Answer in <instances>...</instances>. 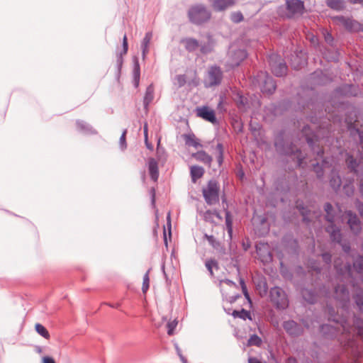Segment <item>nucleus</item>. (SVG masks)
<instances>
[{"instance_id":"680f3d73","label":"nucleus","mask_w":363,"mask_h":363,"mask_svg":"<svg viewBox=\"0 0 363 363\" xmlns=\"http://www.w3.org/2000/svg\"><path fill=\"white\" fill-rule=\"evenodd\" d=\"M217 148L220 151V155L219 157V162H220L222 160V145L221 144H218L217 145Z\"/></svg>"},{"instance_id":"774afa93","label":"nucleus","mask_w":363,"mask_h":363,"mask_svg":"<svg viewBox=\"0 0 363 363\" xmlns=\"http://www.w3.org/2000/svg\"><path fill=\"white\" fill-rule=\"evenodd\" d=\"M323 151L322 150H320L318 152V156L320 157V158L323 157Z\"/></svg>"},{"instance_id":"393cba45","label":"nucleus","mask_w":363,"mask_h":363,"mask_svg":"<svg viewBox=\"0 0 363 363\" xmlns=\"http://www.w3.org/2000/svg\"><path fill=\"white\" fill-rule=\"evenodd\" d=\"M35 329L36 332L40 335L43 337L44 338L47 339V340H48L50 338L49 332L43 325H41L40 323H36L35 325Z\"/></svg>"},{"instance_id":"b1692460","label":"nucleus","mask_w":363,"mask_h":363,"mask_svg":"<svg viewBox=\"0 0 363 363\" xmlns=\"http://www.w3.org/2000/svg\"><path fill=\"white\" fill-rule=\"evenodd\" d=\"M152 34L150 32H148L145 34L143 42H142V48H143V52L145 55L148 52V47L149 44L150 43V40L152 39Z\"/></svg>"},{"instance_id":"bf43d9fd","label":"nucleus","mask_w":363,"mask_h":363,"mask_svg":"<svg viewBox=\"0 0 363 363\" xmlns=\"http://www.w3.org/2000/svg\"><path fill=\"white\" fill-rule=\"evenodd\" d=\"M167 225L169 227V231L171 230V218H170V213L169 212L167 216Z\"/></svg>"},{"instance_id":"a18cd8bd","label":"nucleus","mask_w":363,"mask_h":363,"mask_svg":"<svg viewBox=\"0 0 363 363\" xmlns=\"http://www.w3.org/2000/svg\"><path fill=\"white\" fill-rule=\"evenodd\" d=\"M205 238L207 239V240L208 241V242L213 245V247L216 246V244H217L216 241V239L214 238V237L213 235H205Z\"/></svg>"},{"instance_id":"c9c22d12","label":"nucleus","mask_w":363,"mask_h":363,"mask_svg":"<svg viewBox=\"0 0 363 363\" xmlns=\"http://www.w3.org/2000/svg\"><path fill=\"white\" fill-rule=\"evenodd\" d=\"M152 99H153V89L151 86H149L147 89L144 101L146 104H147L152 100Z\"/></svg>"},{"instance_id":"9d476101","label":"nucleus","mask_w":363,"mask_h":363,"mask_svg":"<svg viewBox=\"0 0 363 363\" xmlns=\"http://www.w3.org/2000/svg\"><path fill=\"white\" fill-rule=\"evenodd\" d=\"M197 115L203 118L204 120L209 121L212 123L216 122V118L213 110L210 109L208 107L203 106L197 109Z\"/></svg>"},{"instance_id":"4c0bfd02","label":"nucleus","mask_w":363,"mask_h":363,"mask_svg":"<svg viewBox=\"0 0 363 363\" xmlns=\"http://www.w3.org/2000/svg\"><path fill=\"white\" fill-rule=\"evenodd\" d=\"M230 18L234 23H239L243 19L242 14L240 12L233 13Z\"/></svg>"},{"instance_id":"c85d7f7f","label":"nucleus","mask_w":363,"mask_h":363,"mask_svg":"<svg viewBox=\"0 0 363 363\" xmlns=\"http://www.w3.org/2000/svg\"><path fill=\"white\" fill-rule=\"evenodd\" d=\"M354 298L357 305L362 310L363 307V291L360 289H357Z\"/></svg>"},{"instance_id":"2eb2a0df","label":"nucleus","mask_w":363,"mask_h":363,"mask_svg":"<svg viewBox=\"0 0 363 363\" xmlns=\"http://www.w3.org/2000/svg\"><path fill=\"white\" fill-rule=\"evenodd\" d=\"M272 72L277 77H281L286 74L287 67L285 63H273L271 65Z\"/></svg>"},{"instance_id":"8fccbe9b","label":"nucleus","mask_w":363,"mask_h":363,"mask_svg":"<svg viewBox=\"0 0 363 363\" xmlns=\"http://www.w3.org/2000/svg\"><path fill=\"white\" fill-rule=\"evenodd\" d=\"M226 224L228 225L229 232H231V230H232V228H231V221H230V216H229V213L228 212H226Z\"/></svg>"},{"instance_id":"e2e57ef3","label":"nucleus","mask_w":363,"mask_h":363,"mask_svg":"<svg viewBox=\"0 0 363 363\" xmlns=\"http://www.w3.org/2000/svg\"><path fill=\"white\" fill-rule=\"evenodd\" d=\"M357 208L360 215L363 217V204H359Z\"/></svg>"},{"instance_id":"4be33fe9","label":"nucleus","mask_w":363,"mask_h":363,"mask_svg":"<svg viewBox=\"0 0 363 363\" xmlns=\"http://www.w3.org/2000/svg\"><path fill=\"white\" fill-rule=\"evenodd\" d=\"M205 220L212 223H218L222 220V217L216 211H207L204 213Z\"/></svg>"},{"instance_id":"5fc2aeb1","label":"nucleus","mask_w":363,"mask_h":363,"mask_svg":"<svg viewBox=\"0 0 363 363\" xmlns=\"http://www.w3.org/2000/svg\"><path fill=\"white\" fill-rule=\"evenodd\" d=\"M350 4H359L363 6V0H347Z\"/></svg>"},{"instance_id":"338daca9","label":"nucleus","mask_w":363,"mask_h":363,"mask_svg":"<svg viewBox=\"0 0 363 363\" xmlns=\"http://www.w3.org/2000/svg\"><path fill=\"white\" fill-rule=\"evenodd\" d=\"M288 363H297L296 360L294 358H289L288 359Z\"/></svg>"},{"instance_id":"6ab92c4d","label":"nucleus","mask_w":363,"mask_h":363,"mask_svg":"<svg viewBox=\"0 0 363 363\" xmlns=\"http://www.w3.org/2000/svg\"><path fill=\"white\" fill-rule=\"evenodd\" d=\"M182 43L184 45L185 48L189 52L196 50L199 45L197 40L190 38L183 39Z\"/></svg>"},{"instance_id":"4d7b16f0","label":"nucleus","mask_w":363,"mask_h":363,"mask_svg":"<svg viewBox=\"0 0 363 363\" xmlns=\"http://www.w3.org/2000/svg\"><path fill=\"white\" fill-rule=\"evenodd\" d=\"M305 65V60H302V61L301 62V63H300V64H298V65H295V64L293 62V66H294V69H298L301 68V67L302 65Z\"/></svg>"},{"instance_id":"c03bdc74","label":"nucleus","mask_w":363,"mask_h":363,"mask_svg":"<svg viewBox=\"0 0 363 363\" xmlns=\"http://www.w3.org/2000/svg\"><path fill=\"white\" fill-rule=\"evenodd\" d=\"M134 76H135V86H138V82H139V76H140V68H139L138 65H137L135 66Z\"/></svg>"},{"instance_id":"052dcab7","label":"nucleus","mask_w":363,"mask_h":363,"mask_svg":"<svg viewBox=\"0 0 363 363\" xmlns=\"http://www.w3.org/2000/svg\"><path fill=\"white\" fill-rule=\"evenodd\" d=\"M144 135H145V142L147 143V124H145L144 125Z\"/></svg>"},{"instance_id":"37998d69","label":"nucleus","mask_w":363,"mask_h":363,"mask_svg":"<svg viewBox=\"0 0 363 363\" xmlns=\"http://www.w3.org/2000/svg\"><path fill=\"white\" fill-rule=\"evenodd\" d=\"M126 133H127V130H125L123 132L122 135L120 138V143H121L122 148L126 147V142H125Z\"/></svg>"},{"instance_id":"a211bd4d","label":"nucleus","mask_w":363,"mask_h":363,"mask_svg":"<svg viewBox=\"0 0 363 363\" xmlns=\"http://www.w3.org/2000/svg\"><path fill=\"white\" fill-rule=\"evenodd\" d=\"M148 168H149L150 175L152 179L154 180L155 182L157 181L158 179L159 172H158L157 162L155 159L151 158L149 160Z\"/></svg>"},{"instance_id":"aec40b11","label":"nucleus","mask_w":363,"mask_h":363,"mask_svg":"<svg viewBox=\"0 0 363 363\" xmlns=\"http://www.w3.org/2000/svg\"><path fill=\"white\" fill-rule=\"evenodd\" d=\"M276 89V85L274 79L272 77H267L264 80L262 86V91L267 94H272Z\"/></svg>"},{"instance_id":"5701e85b","label":"nucleus","mask_w":363,"mask_h":363,"mask_svg":"<svg viewBox=\"0 0 363 363\" xmlns=\"http://www.w3.org/2000/svg\"><path fill=\"white\" fill-rule=\"evenodd\" d=\"M328 6L335 10H341L345 7L343 0H326Z\"/></svg>"},{"instance_id":"f257e3e1","label":"nucleus","mask_w":363,"mask_h":363,"mask_svg":"<svg viewBox=\"0 0 363 363\" xmlns=\"http://www.w3.org/2000/svg\"><path fill=\"white\" fill-rule=\"evenodd\" d=\"M354 325L350 326L347 321H344L340 324L337 321L334 325H330V327L338 330H342V333L339 337V341L344 346L353 347L354 332H357V335L363 339V320L360 318H355L353 320Z\"/></svg>"},{"instance_id":"c756f323","label":"nucleus","mask_w":363,"mask_h":363,"mask_svg":"<svg viewBox=\"0 0 363 363\" xmlns=\"http://www.w3.org/2000/svg\"><path fill=\"white\" fill-rule=\"evenodd\" d=\"M346 163L348 168H350L352 171H357L356 167L358 166V163L357 160L353 158V156L348 155L346 159Z\"/></svg>"},{"instance_id":"ddd939ff","label":"nucleus","mask_w":363,"mask_h":363,"mask_svg":"<svg viewBox=\"0 0 363 363\" xmlns=\"http://www.w3.org/2000/svg\"><path fill=\"white\" fill-rule=\"evenodd\" d=\"M213 8L216 11H223L235 4V0H212Z\"/></svg>"},{"instance_id":"2f4dec72","label":"nucleus","mask_w":363,"mask_h":363,"mask_svg":"<svg viewBox=\"0 0 363 363\" xmlns=\"http://www.w3.org/2000/svg\"><path fill=\"white\" fill-rule=\"evenodd\" d=\"M262 343V340L259 337H258L257 335H252L250 339L248 340L247 345L249 346L255 345V346H259Z\"/></svg>"},{"instance_id":"09e8293b","label":"nucleus","mask_w":363,"mask_h":363,"mask_svg":"<svg viewBox=\"0 0 363 363\" xmlns=\"http://www.w3.org/2000/svg\"><path fill=\"white\" fill-rule=\"evenodd\" d=\"M238 96L239 97V99L237 101L238 105L239 106H244L245 104L246 99L239 95V94H238Z\"/></svg>"},{"instance_id":"39448f33","label":"nucleus","mask_w":363,"mask_h":363,"mask_svg":"<svg viewBox=\"0 0 363 363\" xmlns=\"http://www.w3.org/2000/svg\"><path fill=\"white\" fill-rule=\"evenodd\" d=\"M333 210V206L330 203H326L325 205V211H326V219L330 223L326 228L327 232L330 234V237L333 240L336 241L337 242H340L341 235L340 233V230L336 228L333 223L335 222L334 218L330 215V211Z\"/></svg>"},{"instance_id":"6e6552de","label":"nucleus","mask_w":363,"mask_h":363,"mask_svg":"<svg viewBox=\"0 0 363 363\" xmlns=\"http://www.w3.org/2000/svg\"><path fill=\"white\" fill-rule=\"evenodd\" d=\"M286 6L291 15L302 14L304 10L303 2L300 0H288Z\"/></svg>"},{"instance_id":"1a4fd4ad","label":"nucleus","mask_w":363,"mask_h":363,"mask_svg":"<svg viewBox=\"0 0 363 363\" xmlns=\"http://www.w3.org/2000/svg\"><path fill=\"white\" fill-rule=\"evenodd\" d=\"M345 217L347 218V223L351 230L355 234L358 233L361 230V223L357 216L351 211H347L345 213Z\"/></svg>"},{"instance_id":"f3484780","label":"nucleus","mask_w":363,"mask_h":363,"mask_svg":"<svg viewBox=\"0 0 363 363\" xmlns=\"http://www.w3.org/2000/svg\"><path fill=\"white\" fill-rule=\"evenodd\" d=\"M192 157L195 158L197 161L201 162L204 164L211 165L212 157L204 151H199L191 155Z\"/></svg>"},{"instance_id":"58836bf2","label":"nucleus","mask_w":363,"mask_h":363,"mask_svg":"<svg viewBox=\"0 0 363 363\" xmlns=\"http://www.w3.org/2000/svg\"><path fill=\"white\" fill-rule=\"evenodd\" d=\"M240 284L241 285L242 291L244 296H245L246 298L250 299V296L247 292V286L245 284L244 280L241 278L240 279Z\"/></svg>"},{"instance_id":"69168bd1","label":"nucleus","mask_w":363,"mask_h":363,"mask_svg":"<svg viewBox=\"0 0 363 363\" xmlns=\"http://www.w3.org/2000/svg\"><path fill=\"white\" fill-rule=\"evenodd\" d=\"M306 140H307L308 143L309 144V145L312 146L313 143V138H309L308 136H306Z\"/></svg>"},{"instance_id":"7c9ffc66","label":"nucleus","mask_w":363,"mask_h":363,"mask_svg":"<svg viewBox=\"0 0 363 363\" xmlns=\"http://www.w3.org/2000/svg\"><path fill=\"white\" fill-rule=\"evenodd\" d=\"M335 267L337 269V271L340 272V274H347L348 276L351 274V267L350 265L345 266L344 269L339 267V262L338 260L335 261Z\"/></svg>"},{"instance_id":"bb28decb","label":"nucleus","mask_w":363,"mask_h":363,"mask_svg":"<svg viewBox=\"0 0 363 363\" xmlns=\"http://www.w3.org/2000/svg\"><path fill=\"white\" fill-rule=\"evenodd\" d=\"M286 154L294 155L296 156V158L297 159L298 165H299V166L301 165V164L303 162L302 161L305 158L304 156L303 155L302 152L300 150H294L292 147L290 149V150L286 151Z\"/></svg>"},{"instance_id":"9b49d317","label":"nucleus","mask_w":363,"mask_h":363,"mask_svg":"<svg viewBox=\"0 0 363 363\" xmlns=\"http://www.w3.org/2000/svg\"><path fill=\"white\" fill-rule=\"evenodd\" d=\"M296 207L301 213L303 216V220L306 222L312 221L314 218H317L319 217V212H317L315 211H312L311 209H308V208H306L298 203H297Z\"/></svg>"},{"instance_id":"864d4df0","label":"nucleus","mask_w":363,"mask_h":363,"mask_svg":"<svg viewBox=\"0 0 363 363\" xmlns=\"http://www.w3.org/2000/svg\"><path fill=\"white\" fill-rule=\"evenodd\" d=\"M322 257H323V260H324L326 263H329V262H330V260H331V257H330V255L329 254H327V253L323 254V255H322Z\"/></svg>"},{"instance_id":"20e7f679","label":"nucleus","mask_w":363,"mask_h":363,"mask_svg":"<svg viewBox=\"0 0 363 363\" xmlns=\"http://www.w3.org/2000/svg\"><path fill=\"white\" fill-rule=\"evenodd\" d=\"M270 298L278 308H286L289 305V301L284 291L275 286L270 290Z\"/></svg>"},{"instance_id":"6e6d98bb","label":"nucleus","mask_w":363,"mask_h":363,"mask_svg":"<svg viewBox=\"0 0 363 363\" xmlns=\"http://www.w3.org/2000/svg\"><path fill=\"white\" fill-rule=\"evenodd\" d=\"M221 283H225V284H228L229 286H231V285L236 286V284L233 281H230L229 279L222 280Z\"/></svg>"},{"instance_id":"423d86ee","label":"nucleus","mask_w":363,"mask_h":363,"mask_svg":"<svg viewBox=\"0 0 363 363\" xmlns=\"http://www.w3.org/2000/svg\"><path fill=\"white\" fill-rule=\"evenodd\" d=\"M223 78V73L220 67L212 66L208 72L206 86H216L220 84Z\"/></svg>"},{"instance_id":"f03ea898","label":"nucleus","mask_w":363,"mask_h":363,"mask_svg":"<svg viewBox=\"0 0 363 363\" xmlns=\"http://www.w3.org/2000/svg\"><path fill=\"white\" fill-rule=\"evenodd\" d=\"M190 21L195 24H201L211 18V13L201 5L192 6L188 13Z\"/></svg>"},{"instance_id":"a19ab883","label":"nucleus","mask_w":363,"mask_h":363,"mask_svg":"<svg viewBox=\"0 0 363 363\" xmlns=\"http://www.w3.org/2000/svg\"><path fill=\"white\" fill-rule=\"evenodd\" d=\"M216 265H217V263L214 260H208L206 262V267H207V269H208V271L210 272V273L211 274H213V270H212L213 267H216Z\"/></svg>"},{"instance_id":"ea45409f","label":"nucleus","mask_w":363,"mask_h":363,"mask_svg":"<svg viewBox=\"0 0 363 363\" xmlns=\"http://www.w3.org/2000/svg\"><path fill=\"white\" fill-rule=\"evenodd\" d=\"M343 189L347 196H351L354 192V186L351 184H345Z\"/></svg>"},{"instance_id":"72a5a7b5","label":"nucleus","mask_w":363,"mask_h":363,"mask_svg":"<svg viewBox=\"0 0 363 363\" xmlns=\"http://www.w3.org/2000/svg\"><path fill=\"white\" fill-rule=\"evenodd\" d=\"M178 322L176 320H174L172 321H169L167 324V334L169 335H172L174 334V330L176 328Z\"/></svg>"},{"instance_id":"f704fd0d","label":"nucleus","mask_w":363,"mask_h":363,"mask_svg":"<svg viewBox=\"0 0 363 363\" xmlns=\"http://www.w3.org/2000/svg\"><path fill=\"white\" fill-rule=\"evenodd\" d=\"M302 295L303 298L308 302L313 303L315 301V298L313 295L311 294V292L308 290H304L302 292Z\"/></svg>"},{"instance_id":"de8ad7c7","label":"nucleus","mask_w":363,"mask_h":363,"mask_svg":"<svg viewBox=\"0 0 363 363\" xmlns=\"http://www.w3.org/2000/svg\"><path fill=\"white\" fill-rule=\"evenodd\" d=\"M307 38L313 44L315 45L318 43L317 38L313 34H308Z\"/></svg>"},{"instance_id":"e433bc0d","label":"nucleus","mask_w":363,"mask_h":363,"mask_svg":"<svg viewBox=\"0 0 363 363\" xmlns=\"http://www.w3.org/2000/svg\"><path fill=\"white\" fill-rule=\"evenodd\" d=\"M353 266L357 269V271L358 272H360V271L363 269V257H358L354 260Z\"/></svg>"},{"instance_id":"dca6fc26","label":"nucleus","mask_w":363,"mask_h":363,"mask_svg":"<svg viewBox=\"0 0 363 363\" xmlns=\"http://www.w3.org/2000/svg\"><path fill=\"white\" fill-rule=\"evenodd\" d=\"M182 137L188 146H193L195 148L202 146L194 133L184 134Z\"/></svg>"},{"instance_id":"3c124183","label":"nucleus","mask_w":363,"mask_h":363,"mask_svg":"<svg viewBox=\"0 0 363 363\" xmlns=\"http://www.w3.org/2000/svg\"><path fill=\"white\" fill-rule=\"evenodd\" d=\"M43 363H55L53 358L50 357H44L43 358Z\"/></svg>"},{"instance_id":"0eeeda50","label":"nucleus","mask_w":363,"mask_h":363,"mask_svg":"<svg viewBox=\"0 0 363 363\" xmlns=\"http://www.w3.org/2000/svg\"><path fill=\"white\" fill-rule=\"evenodd\" d=\"M333 20L336 24L342 26L345 29L350 31L357 30L359 28V24L356 21L349 18L344 16H335Z\"/></svg>"},{"instance_id":"a878e982","label":"nucleus","mask_w":363,"mask_h":363,"mask_svg":"<svg viewBox=\"0 0 363 363\" xmlns=\"http://www.w3.org/2000/svg\"><path fill=\"white\" fill-rule=\"evenodd\" d=\"M313 166L314 170L316 172L317 176L318 177H320L323 175V170L329 167V162L326 160H323L322 161L321 167H319L318 163H317L315 165L313 164Z\"/></svg>"},{"instance_id":"0e129e2a","label":"nucleus","mask_w":363,"mask_h":363,"mask_svg":"<svg viewBox=\"0 0 363 363\" xmlns=\"http://www.w3.org/2000/svg\"><path fill=\"white\" fill-rule=\"evenodd\" d=\"M359 191L363 196V179H362L359 182Z\"/></svg>"},{"instance_id":"13d9d810","label":"nucleus","mask_w":363,"mask_h":363,"mask_svg":"<svg viewBox=\"0 0 363 363\" xmlns=\"http://www.w3.org/2000/svg\"><path fill=\"white\" fill-rule=\"evenodd\" d=\"M249 363H262L259 359L255 357H251L248 360Z\"/></svg>"},{"instance_id":"49530a36","label":"nucleus","mask_w":363,"mask_h":363,"mask_svg":"<svg viewBox=\"0 0 363 363\" xmlns=\"http://www.w3.org/2000/svg\"><path fill=\"white\" fill-rule=\"evenodd\" d=\"M123 53L125 54L128 51V39L126 35H124L123 38Z\"/></svg>"},{"instance_id":"473e14b6","label":"nucleus","mask_w":363,"mask_h":363,"mask_svg":"<svg viewBox=\"0 0 363 363\" xmlns=\"http://www.w3.org/2000/svg\"><path fill=\"white\" fill-rule=\"evenodd\" d=\"M150 286V278H149V271L145 273V274L143 277V286L142 290L143 293H145Z\"/></svg>"},{"instance_id":"cd10ccee","label":"nucleus","mask_w":363,"mask_h":363,"mask_svg":"<svg viewBox=\"0 0 363 363\" xmlns=\"http://www.w3.org/2000/svg\"><path fill=\"white\" fill-rule=\"evenodd\" d=\"M330 184L333 189L337 190L339 189L341 185V179L340 177L338 175H335V173H333V176L330 180Z\"/></svg>"},{"instance_id":"603ef678","label":"nucleus","mask_w":363,"mask_h":363,"mask_svg":"<svg viewBox=\"0 0 363 363\" xmlns=\"http://www.w3.org/2000/svg\"><path fill=\"white\" fill-rule=\"evenodd\" d=\"M325 40L327 43H331L333 42V39L331 34H330L329 33H327L325 34Z\"/></svg>"},{"instance_id":"412c9836","label":"nucleus","mask_w":363,"mask_h":363,"mask_svg":"<svg viewBox=\"0 0 363 363\" xmlns=\"http://www.w3.org/2000/svg\"><path fill=\"white\" fill-rule=\"evenodd\" d=\"M335 296L336 298L340 299L341 301H348L349 300V293L345 286H337L335 288Z\"/></svg>"},{"instance_id":"f8f14e48","label":"nucleus","mask_w":363,"mask_h":363,"mask_svg":"<svg viewBox=\"0 0 363 363\" xmlns=\"http://www.w3.org/2000/svg\"><path fill=\"white\" fill-rule=\"evenodd\" d=\"M284 328L291 335L297 336L302 333L301 328L294 320L284 322Z\"/></svg>"},{"instance_id":"79ce46f5","label":"nucleus","mask_w":363,"mask_h":363,"mask_svg":"<svg viewBox=\"0 0 363 363\" xmlns=\"http://www.w3.org/2000/svg\"><path fill=\"white\" fill-rule=\"evenodd\" d=\"M247 314V312L242 309L241 311H234L233 312V315L234 317H240L242 318H245V316Z\"/></svg>"},{"instance_id":"4468645a","label":"nucleus","mask_w":363,"mask_h":363,"mask_svg":"<svg viewBox=\"0 0 363 363\" xmlns=\"http://www.w3.org/2000/svg\"><path fill=\"white\" fill-rule=\"evenodd\" d=\"M204 169L199 166H191L190 168V174L191 180L194 183H196V181L201 178L204 174Z\"/></svg>"},{"instance_id":"7ed1b4c3","label":"nucleus","mask_w":363,"mask_h":363,"mask_svg":"<svg viewBox=\"0 0 363 363\" xmlns=\"http://www.w3.org/2000/svg\"><path fill=\"white\" fill-rule=\"evenodd\" d=\"M220 187L217 182L211 180L206 187L203 189V195L206 202L209 205L217 203L219 200Z\"/></svg>"}]
</instances>
